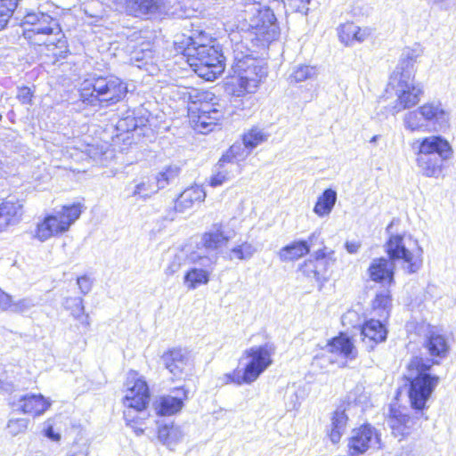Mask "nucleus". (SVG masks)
<instances>
[{
	"mask_svg": "<svg viewBox=\"0 0 456 456\" xmlns=\"http://www.w3.org/2000/svg\"><path fill=\"white\" fill-rule=\"evenodd\" d=\"M231 40V67L235 77L232 104L235 108L245 110L253 103V98L248 96L245 101L240 99L243 94H254L259 86L262 78L267 75V69L261 61L253 56V51L241 39L240 33H232Z\"/></svg>",
	"mask_w": 456,
	"mask_h": 456,
	"instance_id": "f257e3e1",
	"label": "nucleus"
},
{
	"mask_svg": "<svg viewBox=\"0 0 456 456\" xmlns=\"http://www.w3.org/2000/svg\"><path fill=\"white\" fill-rule=\"evenodd\" d=\"M23 36L32 45H45L56 57L65 58L68 44L59 20L43 12L30 11L22 20Z\"/></svg>",
	"mask_w": 456,
	"mask_h": 456,
	"instance_id": "f03ea898",
	"label": "nucleus"
},
{
	"mask_svg": "<svg viewBox=\"0 0 456 456\" xmlns=\"http://www.w3.org/2000/svg\"><path fill=\"white\" fill-rule=\"evenodd\" d=\"M175 45L199 77L212 81L224 72L226 57L215 46L201 44L191 36L184 35L181 41L175 42Z\"/></svg>",
	"mask_w": 456,
	"mask_h": 456,
	"instance_id": "7ed1b4c3",
	"label": "nucleus"
},
{
	"mask_svg": "<svg viewBox=\"0 0 456 456\" xmlns=\"http://www.w3.org/2000/svg\"><path fill=\"white\" fill-rule=\"evenodd\" d=\"M80 100L92 107L107 108L122 101L126 85L115 76H98L85 79L80 86Z\"/></svg>",
	"mask_w": 456,
	"mask_h": 456,
	"instance_id": "20e7f679",
	"label": "nucleus"
},
{
	"mask_svg": "<svg viewBox=\"0 0 456 456\" xmlns=\"http://www.w3.org/2000/svg\"><path fill=\"white\" fill-rule=\"evenodd\" d=\"M193 105L191 110V121L196 131L207 134L214 129L217 122L224 117V102L218 100L214 94L207 91L191 89L183 94V97Z\"/></svg>",
	"mask_w": 456,
	"mask_h": 456,
	"instance_id": "39448f33",
	"label": "nucleus"
},
{
	"mask_svg": "<svg viewBox=\"0 0 456 456\" xmlns=\"http://www.w3.org/2000/svg\"><path fill=\"white\" fill-rule=\"evenodd\" d=\"M429 361L422 357H412L406 366L404 378L409 382V398L411 406L417 411L426 408L427 402L439 383L440 378L431 375Z\"/></svg>",
	"mask_w": 456,
	"mask_h": 456,
	"instance_id": "423d86ee",
	"label": "nucleus"
},
{
	"mask_svg": "<svg viewBox=\"0 0 456 456\" xmlns=\"http://www.w3.org/2000/svg\"><path fill=\"white\" fill-rule=\"evenodd\" d=\"M230 240V236L224 230L221 223L214 224L204 232L195 249H191L190 260L199 266L213 268L218 260V250Z\"/></svg>",
	"mask_w": 456,
	"mask_h": 456,
	"instance_id": "0eeeda50",
	"label": "nucleus"
},
{
	"mask_svg": "<svg viewBox=\"0 0 456 456\" xmlns=\"http://www.w3.org/2000/svg\"><path fill=\"white\" fill-rule=\"evenodd\" d=\"M386 251L392 263L396 260L403 261V268L408 273H417L422 266V249L418 241L411 236L401 234L390 235L386 243Z\"/></svg>",
	"mask_w": 456,
	"mask_h": 456,
	"instance_id": "6e6552de",
	"label": "nucleus"
},
{
	"mask_svg": "<svg viewBox=\"0 0 456 456\" xmlns=\"http://www.w3.org/2000/svg\"><path fill=\"white\" fill-rule=\"evenodd\" d=\"M280 35V28L276 23V17L269 8L257 10L248 21L246 36H241L245 42L251 41L256 46H265L276 40Z\"/></svg>",
	"mask_w": 456,
	"mask_h": 456,
	"instance_id": "1a4fd4ad",
	"label": "nucleus"
},
{
	"mask_svg": "<svg viewBox=\"0 0 456 456\" xmlns=\"http://www.w3.org/2000/svg\"><path fill=\"white\" fill-rule=\"evenodd\" d=\"M83 206L80 203L62 206L59 210L45 217L38 224L36 236L41 241L67 232L69 227L79 218Z\"/></svg>",
	"mask_w": 456,
	"mask_h": 456,
	"instance_id": "9d476101",
	"label": "nucleus"
},
{
	"mask_svg": "<svg viewBox=\"0 0 456 456\" xmlns=\"http://www.w3.org/2000/svg\"><path fill=\"white\" fill-rule=\"evenodd\" d=\"M149 401L150 392L148 385L144 380L138 379L134 381L133 387L128 388L124 398V404L128 409L134 410L135 411H142L147 407ZM129 414L130 410L125 411L127 425L133 428L136 436H142L143 434V429L142 428L134 427L132 424L134 421L128 419Z\"/></svg>",
	"mask_w": 456,
	"mask_h": 456,
	"instance_id": "9b49d317",
	"label": "nucleus"
},
{
	"mask_svg": "<svg viewBox=\"0 0 456 456\" xmlns=\"http://www.w3.org/2000/svg\"><path fill=\"white\" fill-rule=\"evenodd\" d=\"M419 53L417 50L407 48L401 55L399 63L390 77V85L393 88L403 87L404 85L420 86L414 81L415 77V63Z\"/></svg>",
	"mask_w": 456,
	"mask_h": 456,
	"instance_id": "f8f14e48",
	"label": "nucleus"
},
{
	"mask_svg": "<svg viewBox=\"0 0 456 456\" xmlns=\"http://www.w3.org/2000/svg\"><path fill=\"white\" fill-rule=\"evenodd\" d=\"M274 351L275 347L269 343L252 346L244 351L243 356L250 359L245 366L249 379H253L256 381L272 365V355L274 354Z\"/></svg>",
	"mask_w": 456,
	"mask_h": 456,
	"instance_id": "ddd939ff",
	"label": "nucleus"
},
{
	"mask_svg": "<svg viewBox=\"0 0 456 456\" xmlns=\"http://www.w3.org/2000/svg\"><path fill=\"white\" fill-rule=\"evenodd\" d=\"M379 444V436L376 429L370 424H365L352 430L348 447L351 454H360Z\"/></svg>",
	"mask_w": 456,
	"mask_h": 456,
	"instance_id": "4468645a",
	"label": "nucleus"
},
{
	"mask_svg": "<svg viewBox=\"0 0 456 456\" xmlns=\"http://www.w3.org/2000/svg\"><path fill=\"white\" fill-rule=\"evenodd\" d=\"M326 351L330 355L322 354V356H317L316 359L327 358L330 363L337 362L334 354L341 356L346 360H353L357 356V349L354 346L351 338L345 335H339L333 338L326 346Z\"/></svg>",
	"mask_w": 456,
	"mask_h": 456,
	"instance_id": "2eb2a0df",
	"label": "nucleus"
},
{
	"mask_svg": "<svg viewBox=\"0 0 456 456\" xmlns=\"http://www.w3.org/2000/svg\"><path fill=\"white\" fill-rule=\"evenodd\" d=\"M395 93L396 100L391 106L390 112L392 115H396L403 110L411 109L416 106L420 102V97L423 94V88L421 86H407L403 87H395Z\"/></svg>",
	"mask_w": 456,
	"mask_h": 456,
	"instance_id": "dca6fc26",
	"label": "nucleus"
},
{
	"mask_svg": "<svg viewBox=\"0 0 456 456\" xmlns=\"http://www.w3.org/2000/svg\"><path fill=\"white\" fill-rule=\"evenodd\" d=\"M161 362L174 379H180L190 364V354L185 349L172 348L162 354Z\"/></svg>",
	"mask_w": 456,
	"mask_h": 456,
	"instance_id": "f3484780",
	"label": "nucleus"
},
{
	"mask_svg": "<svg viewBox=\"0 0 456 456\" xmlns=\"http://www.w3.org/2000/svg\"><path fill=\"white\" fill-rule=\"evenodd\" d=\"M427 128L432 126L434 131H442L449 126V114L441 103L428 102L419 107Z\"/></svg>",
	"mask_w": 456,
	"mask_h": 456,
	"instance_id": "a211bd4d",
	"label": "nucleus"
},
{
	"mask_svg": "<svg viewBox=\"0 0 456 456\" xmlns=\"http://www.w3.org/2000/svg\"><path fill=\"white\" fill-rule=\"evenodd\" d=\"M173 393L175 395L161 396L156 402L155 409L159 415L170 416L183 407V402L188 399V391L183 387H176Z\"/></svg>",
	"mask_w": 456,
	"mask_h": 456,
	"instance_id": "6ab92c4d",
	"label": "nucleus"
},
{
	"mask_svg": "<svg viewBox=\"0 0 456 456\" xmlns=\"http://www.w3.org/2000/svg\"><path fill=\"white\" fill-rule=\"evenodd\" d=\"M320 233L313 232L307 240H295L281 248L279 257L282 262L295 261L307 255L310 248L314 244V240L319 237Z\"/></svg>",
	"mask_w": 456,
	"mask_h": 456,
	"instance_id": "aec40b11",
	"label": "nucleus"
},
{
	"mask_svg": "<svg viewBox=\"0 0 456 456\" xmlns=\"http://www.w3.org/2000/svg\"><path fill=\"white\" fill-rule=\"evenodd\" d=\"M50 402L42 395L27 394L20 397L17 402L12 403V406L26 414L39 416L43 414L50 406Z\"/></svg>",
	"mask_w": 456,
	"mask_h": 456,
	"instance_id": "412c9836",
	"label": "nucleus"
},
{
	"mask_svg": "<svg viewBox=\"0 0 456 456\" xmlns=\"http://www.w3.org/2000/svg\"><path fill=\"white\" fill-rule=\"evenodd\" d=\"M418 152L424 154H436L444 159L452 157V150L447 140L440 135H431L419 142Z\"/></svg>",
	"mask_w": 456,
	"mask_h": 456,
	"instance_id": "4be33fe9",
	"label": "nucleus"
},
{
	"mask_svg": "<svg viewBox=\"0 0 456 456\" xmlns=\"http://www.w3.org/2000/svg\"><path fill=\"white\" fill-rule=\"evenodd\" d=\"M387 335L386 327L379 320L370 319L366 321L361 329L362 341L370 350L373 349L377 344L385 341Z\"/></svg>",
	"mask_w": 456,
	"mask_h": 456,
	"instance_id": "5701e85b",
	"label": "nucleus"
},
{
	"mask_svg": "<svg viewBox=\"0 0 456 456\" xmlns=\"http://www.w3.org/2000/svg\"><path fill=\"white\" fill-rule=\"evenodd\" d=\"M368 272L370 279L376 282L387 281L389 286L395 283V264L387 258L373 259Z\"/></svg>",
	"mask_w": 456,
	"mask_h": 456,
	"instance_id": "b1692460",
	"label": "nucleus"
},
{
	"mask_svg": "<svg viewBox=\"0 0 456 456\" xmlns=\"http://www.w3.org/2000/svg\"><path fill=\"white\" fill-rule=\"evenodd\" d=\"M22 215V205L13 199L0 203V232L19 221Z\"/></svg>",
	"mask_w": 456,
	"mask_h": 456,
	"instance_id": "393cba45",
	"label": "nucleus"
},
{
	"mask_svg": "<svg viewBox=\"0 0 456 456\" xmlns=\"http://www.w3.org/2000/svg\"><path fill=\"white\" fill-rule=\"evenodd\" d=\"M387 423L395 437H403L410 434L415 421L411 416L401 411L391 410Z\"/></svg>",
	"mask_w": 456,
	"mask_h": 456,
	"instance_id": "a878e982",
	"label": "nucleus"
},
{
	"mask_svg": "<svg viewBox=\"0 0 456 456\" xmlns=\"http://www.w3.org/2000/svg\"><path fill=\"white\" fill-rule=\"evenodd\" d=\"M436 154H424L417 152V164L423 175L427 177H438L442 173L444 160Z\"/></svg>",
	"mask_w": 456,
	"mask_h": 456,
	"instance_id": "bb28decb",
	"label": "nucleus"
},
{
	"mask_svg": "<svg viewBox=\"0 0 456 456\" xmlns=\"http://www.w3.org/2000/svg\"><path fill=\"white\" fill-rule=\"evenodd\" d=\"M206 198V192L200 185H194L185 189L176 199L175 209L178 212H184L192 208L195 202H201Z\"/></svg>",
	"mask_w": 456,
	"mask_h": 456,
	"instance_id": "cd10ccee",
	"label": "nucleus"
},
{
	"mask_svg": "<svg viewBox=\"0 0 456 456\" xmlns=\"http://www.w3.org/2000/svg\"><path fill=\"white\" fill-rule=\"evenodd\" d=\"M370 35L367 28H361L353 22H348L340 27L339 38L346 45H352L354 43H362Z\"/></svg>",
	"mask_w": 456,
	"mask_h": 456,
	"instance_id": "c85d7f7f",
	"label": "nucleus"
},
{
	"mask_svg": "<svg viewBox=\"0 0 456 456\" xmlns=\"http://www.w3.org/2000/svg\"><path fill=\"white\" fill-rule=\"evenodd\" d=\"M425 347L432 356L444 358L449 351L445 337L435 331H429L425 341Z\"/></svg>",
	"mask_w": 456,
	"mask_h": 456,
	"instance_id": "c756f323",
	"label": "nucleus"
},
{
	"mask_svg": "<svg viewBox=\"0 0 456 456\" xmlns=\"http://www.w3.org/2000/svg\"><path fill=\"white\" fill-rule=\"evenodd\" d=\"M203 266L190 268L183 278V282L189 289H195L202 284H207L209 281L210 271Z\"/></svg>",
	"mask_w": 456,
	"mask_h": 456,
	"instance_id": "7c9ffc66",
	"label": "nucleus"
},
{
	"mask_svg": "<svg viewBox=\"0 0 456 456\" xmlns=\"http://www.w3.org/2000/svg\"><path fill=\"white\" fill-rule=\"evenodd\" d=\"M63 306L66 310L70 311L71 315L86 328L90 326L89 315L85 314V306L82 297H67Z\"/></svg>",
	"mask_w": 456,
	"mask_h": 456,
	"instance_id": "2f4dec72",
	"label": "nucleus"
},
{
	"mask_svg": "<svg viewBox=\"0 0 456 456\" xmlns=\"http://www.w3.org/2000/svg\"><path fill=\"white\" fill-rule=\"evenodd\" d=\"M337 201V192L332 189H326L317 199L314 212L321 217L328 216L333 209Z\"/></svg>",
	"mask_w": 456,
	"mask_h": 456,
	"instance_id": "473e14b6",
	"label": "nucleus"
},
{
	"mask_svg": "<svg viewBox=\"0 0 456 456\" xmlns=\"http://www.w3.org/2000/svg\"><path fill=\"white\" fill-rule=\"evenodd\" d=\"M348 417L345 413V410L338 408L331 418V428L330 432V438L333 444L340 441L342 434L345 432Z\"/></svg>",
	"mask_w": 456,
	"mask_h": 456,
	"instance_id": "72a5a7b5",
	"label": "nucleus"
},
{
	"mask_svg": "<svg viewBox=\"0 0 456 456\" xmlns=\"http://www.w3.org/2000/svg\"><path fill=\"white\" fill-rule=\"evenodd\" d=\"M403 123L405 130L413 132H428L431 128H427L422 114L420 113L419 107L414 110L405 113L403 118Z\"/></svg>",
	"mask_w": 456,
	"mask_h": 456,
	"instance_id": "f704fd0d",
	"label": "nucleus"
},
{
	"mask_svg": "<svg viewBox=\"0 0 456 456\" xmlns=\"http://www.w3.org/2000/svg\"><path fill=\"white\" fill-rule=\"evenodd\" d=\"M257 247L249 241H243L233 248L227 253L230 260L237 259L240 261L249 260L256 252Z\"/></svg>",
	"mask_w": 456,
	"mask_h": 456,
	"instance_id": "c9c22d12",
	"label": "nucleus"
},
{
	"mask_svg": "<svg viewBox=\"0 0 456 456\" xmlns=\"http://www.w3.org/2000/svg\"><path fill=\"white\" fill-rule=\"evenodd\" d=\"M181 173V167L178 165H169L158 174L156 176L157 190L166 188L167 185L175 183Z\"/></svg>",
	"mask_w": 456,
	"mask_h": 456,
	"instance_id": "e433bc0d",
	"label": "nucleus"
},
{
	"mask_svg": "<svg viewBox=\"0 0 456 456\" xmlns=\"http://www.w3.org/2000/svg\"><path fill=\"white\" fill-rule=\"evenodd\" d=\"M319 266L322 265H319L318 262L310 258L300 265L299 270L305 276L308 278H314L316 281L322 284L328 279L327 269H319Z\"/></svg>",
	"mask_w": 456,
	"mask_h": 456,
	"instance_id": "4c0bfd02",
	"label": "nucleus"
},
{
	"mask_svg": "<svg viewBox=\"0 0 456 456\" xmlns=\"http://www.w3.org/2000/svg\"><path fill=\"white\" fill-rule=\"evenodd\" d=\"M249 150L248 151H245L244 145L234 143L219 159V167H223L228 164L233 166L235 162L244 159L249 154Z\"/></svg>",
	"mask_w": 456,
	"mask_h": 456,
	"instance_id": "58836bf2",
	"label": "nucleus"
},
{
	"mask_svg": "<svg viewBox=\"0 0 456 456\" xmlns=\"http://www.w3.org/2000/svg\"><path fill=\"white\" fill-rule=\"evenodd\" d=\"M191 251V250L189 248L182 249L177 254H175L165 269V273L167 276H171L176 273L183 266L187 265H194L189 258Z\"/></svg>",
	"mask_w": 456,
	"mask_h": 456,
	"instance_id": "ea45409f",
	"label": "nucleus"
},
{
	"mask_svg": "<svg viewBox=\"0 0 456 456\" xmlns=\"http://www.w3.org/2000/svg\"><path fill=\"white\" fill-rule=\"evenodd\" d=\"M316 76V69L309 65H298L293 68L289 74L290 83H299L306 79H311Z\"/></svg>",
	"mask_w": 456,
	"mask_h": 456,
	"instance_id": "a19ab883",
	"label": "nucleus"
},
{
	"mask_svg": "<svg viewBox=\"0 0 456 456\" xmlns=\"http://www.w3.org/2000/svg\"><path fill=\"white\" fill-rule=\"evenodd\" d=\"M147 120L143 118H135L133 115L119 119L117 123V129L120 132H132L146 125Z\"/></svg>",
	"mask_w": 456,
	"mask_h": 456,
	"instance_id": "79ce46f5",
	"label": "nucleus"
},
{
	"mask_svg": "<svg viewBox=\"0 0 456 456\" xmlns=\"http://www.w3.org/2000/svg\"><path fill=\"white\" fill-rule=\"evenodd\" d=\"M20 0H0V30L4 29Z\"/></svg>",
	"mask_w": 456,
	"mask_h": 456,
	"instance_id": "37998d69",
	"label": "nucleus"
},
{
	"mask_svg": "<svg viewBox=\"0 0 456 456\" xmlns=\"http://www.w3.org/2000/svg\"><path fill=\"white\" fill-rule=\"evenodd\" d=\"M267 136L263 130L259 128H252L243 135V145L246 149L251 151L257 145L266 140Z\"/></svg>",
	"mask_w": 456,
	"mask_h": 456,
	"instance_id": "c03bdc74",
	"label": "nucleus"
},
{
	"mask_svg": "<svg viewBox=\"0 0 456 456\" xmlns=\"http://www.w3.org/2000/svg\"><path fill=\"white\" fill-rule=\"evenodd\" d=\"M222 380L223 384L233 383L238 386L242 384H251L255 381L253 379H249L246 368H244L243 370L236 369L230 373L224 374Z\"/></svg>",
	"mask_w": 456,
	"mask_h": 456,
	"instance_id": "a18cd8bd",
	"label": "nucleus"
},
{
	"mask_svg": "<svg viewBox=\"0 0 456 456\" xmlns=\"http://www.w3.org/2000/svg\"><path fill=\"white\" fill-rule=\"evenodd\" d=\"M391 301L392 299L390 291L387 289H383L382 290L377 293L372 302V305L374 309H380L383 312H386V314H387L391 307Z\"/></svg>",
	"mask_w": 456,
	"mask_h": 456,
	"instance_id": "49530a36",
	"label": "nucleus"
},
{
	"mask_svg": "<svg viewBox=\"0 0 456 456\" xmlns=\"http://www.w3.org/2000/svg\"><path fill=\"white\" fill-rule=\"evenodd\" d=\"M215 173L209 178V185L212 187L221 186L224 182L230 180L231 170L226 167V165L223 167H219V162L216 166Z\"/></svg>",
	"mask_w": 456,
	"mask_h": 456,
	"instance_id": "de8ad7c7",
	"label": "nucleus"
},
{
	"mask_svg": "<svg viewBox=\"0 0 456 456\" xmlns=\"http://www.w3.org/2000/svg\"><path fill=\"white\" fill-rule=\"evenodd\" d=\"M157 186L150 183V181H142L135 185L132 196H139L140 198L146 199L156 193Z\"/></svg>",
	"mask_w": 456,
	"mask_h": 456,
	"instance_id": "09e8293b",
	"label": "nucleus"
},
{
	"mask_svg": "<svg viewBox=\"0 0 456 456\" xmlns=\"http://www.w3.org/2000/svg\"><path fill=\"white\" fill-rule=\"evenodd\" d=\"M28 419L25 418L12 419L8 421L7 429L12 436L24 433L28 425Z\"/></svg>",
	"mask_w": 456,
	"mask_h": 456,
	"instance_id": "8fccbe9b",
	"label": "nucleus"
},
{
	"mask_svg": "<svg viewBox=\"0 0 456 456\" xmlns=\"http://www.w3.org/2000/svg\"><path fill=\"white\" fill-rule=\"evenodd\" d=\"M35 305L34 300L30 297H24L18 301H12V298H11V307L8 311L15 314H22L31 309Z\"/></svg>",
	"mask_w": 456,
	"mask_h": 456,
	"instance_id": "3c124183",
	"label": "nucleus"
},
{
	"mask_svg": "<svg viewBox=\"0 0 456 456\" xmlns=\"http://www.w3.org/2000/svg\"><path fill=\"white\" fill-rule=\"evenodd\" d=\"M334 251H330L329 253L326 252V248H321L314 252V261L318 262L324 269H328V265L330 261L335 262V258L333 257Z\"/></svg>",
	"mask_w": 456,
	"mask_h": 456,
	"instance_id": "603ef678",
	"label": "nucleus"
},
{
	"mask_svg": "<svg viewBox=\"0 0 456 456\" xmlns=\"http://www.w3.org/2000/svg\"><path fill=\"white\" fill-rule=\"evenodd\" d=\"M311 0H287V5L294 12L303 13L305 15L308 12V4Z\"/></svg>",
	"mask_w": 456,
	"mask_h": 456,
	"instance_id": "864d4df0",
	"label": "nucleus"
},
{
	"mask_svg": "<svg viewBox=\"0 0 456 456\" xmlns=\"http://www.w3.org/2000/svg\"><path fill=\"white\" fill-rule=\"evenodd\" d=\"M32 92L29 87H20L18 89L17 98L22 104H31Z\"/></svg>",
	"mask_w": 456,
	"mask_h": 456,
	"instance_id": "5fc2aeb1",
	"label": "nucleus"
},
{
	"mask_svg": "<svg viewBox=\"0 0 456 456\" xmlns=\"http://www.w3.org/2000/svg\"><path fill=\"white\" fill-rule=\"evenodd\" d=\"M77 284L79 288L80 292L83 295L88 294L90 292V290L92 289V281H91L90 278L86 275L77 277Z\"/></svg>",
	"mask_w": 456,
	"mask_h": 456,
	"instance_id": "6e6d98bb",
	"label": "nucleus"
},
{
	"mask_svg": "<svg viewBox=\"0 0 456 456\" xmlns=\"http://www.w3.org/2000/svg\"><path fill=\"white\" fill-rule=\"evenodd\" d=\"M183 436V434L179 427L174 426L173 424L170 425L169 444L178 442Z\"/></svg>",
	"mask_w": 456,
	"mask_h": 456,
	"instance_id": "4d7b16f0",
	"label": "nucleus"
},
{
	"mask_svg": "<svg viewBox=\"0 0 456 456\" xmlns=\"http://www.w3.org/2000/svg\"><path fill=\"white\" fill-rule=\"evenodd\" d=\"M11 298L12 296L5 293L4 290L0 289V310L1 311H8L11 307Z\"/></svg>",
	"mask_w": 456,
	"mask_h": 456,
	"instance_id": "13d9d810",
	"label": "nucleus"
},
{
	"mask_svg": "<svg viewBox=\"0 0 456 456\" xmlns=\"http://www.w3.org/2000/svg\"><path fill=\"white\" fill-rule=\"evenodd\" d=\"M169 433H170V426L169 425H164L162 427L159 428V439L161 440L163 443L167 444V445L170 446L169 444Z\"/></svg>",
	"mask_w": 456,
	"mask_h": 456,
	"instance_id": "bf43d9fd",
	"label": "nucleus"
},
{
	"mask_svg": "<svg viewBox=\"0 0 456 456\" xmlns=\"http://www.w3.org/2000/svg\"><path fill=\"white\" fill-rule=\"evenodd\" d=\"M345 248L349 254H355L361 248V243L359 241H346Z\"/></svg>",
	"mask_w": 456,
	"mask_h": 456,
	"instance_id": "052dcab7",
	"label": "nucleus"
},
{
	"mask_svg": "<svg viewBox=\"0 0 456 456\" xmlns=\"http://www.w3.org/2000/svg\"><path fill=\"white\" fill-rule=\"evenodd\" d=\"M45 436L53 441H58L61 438V436L56 434L52 427H49L45 429Z\"/></svg>",
	"mask_w": 456,
	"mask_h": 456,
	"instance_id": "680f3d73",
	"label": "nucleus"
},
{
	"mask_svg": "<svg viewBox=\"0 0 456 456\" xmlns=\"http://www.w3.org/2000/svg\"><path fill=\"white\" fill-rule=\"evenodd\" d=\"M290 399H291V403H292V409L296 410L300 404L298 403V396H297V393H293L290 395Z\"/></svg>",
	"mask_w": 456,
	"mask_h": 456,
	"instance_id": "e2e57ef3",
	"label": "nucleus"
},
{
	"mask_svg": "<svg viewBox=\"0 0 456 456\" xmlns=\"http://www.w3.org/2000/svg\"><path fill=\"white\" fill-rule=\"evenodd\" d=\"M0 388L4 389L6 392H12V385L9 383H5L4 381L0 382Z\"/></svg>",
	"mask_w": 456,
	"mask_h": 456,
	"instance_id": "0e129e2a",
	"label": "nucleus"
},
{
	"mask_svg": "<svg viewBox=\"0 0 456 456\" xmlns=\"http://www.w3.org/2000/svg\"><path fill=\"white\" fill-rule=\"evenodd\" d=\"M71 456H87V451L86 450L79 451L77 452H75Z\"/></svg>",
	"mask_w": 456,
	"mask_h": 456,
	"instance_id": "69168bd1",
	"label": "nucleus"
},
{
	"mask_svg": "<svg viewBox=\"0 0 456 456\" xmlns=\"http://www.w3.org/2000/svg\"><path fill=\"white\" fill-rule=\"evenodd\" d=\"M379 137H380V136H379V135H378V134H377V135L372 136V137H371V139L370 140V143H375V142L379 140Z\"/></svg>",
	"mask_w": 456,
	"mask_h": 456,
	"instance_id": "338daca9",
	"label": "nucleus"
},
{
	"mask_svg": "<svg viewBox=\"0 0 456 456\" xmlns=\"http://www.w3.org/2000/svg\"><path fill=\"white\" fill-rule=\"evenodd\" d=\"M392 224H393L391 223V224L387 227V232H389V229L391 228Z\"/></svg>",
	"mask_w": 456,
	"mask_h": 456,
	"instance_id": "774afa93",
	"label": "nucleus"
}]
</instances>
